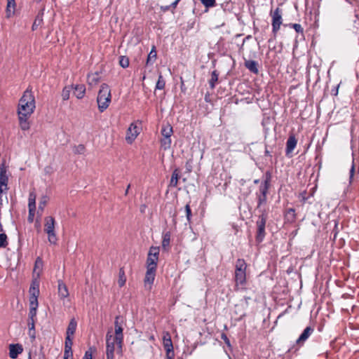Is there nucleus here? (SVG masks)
Here are the masks:
<instances>
[{
	"mask_svg": "<svg viewBox=\"0 0 359 359\" xmlns=\"http://www.w3.org/2000/svg\"><path fill=\"white\" fill-rule=\"evenodd\" d=\"M170 6H161V11H163V12H165V11H168L170 8Z\"/></svg>",
	"mask_w": 359,
	"mask_h": 359,
	"instance_id": "58",
	"label": "nucleus"
},
{
	"mask_svg": "<svg viewBox=\"0 0 359 359\" xmlns=\"http://www.w3.org/2000/svg\"><path fill=\"white\" fill-rule=\"evenodd\" d=\"M72 88V87L71 86H65L63 88V90L62 92V97L63 100H69Z\"/></svg>",
	"mask_w": 359,
	"mask_h": 359,
	"instance_id": "37",
	"label": "nucleus"
},
{
	"mask_svg": "<svg viewBox=\"0 0 359 359\" xmlns=\"http://www.w3.org/2000/svg\"><path fill=\"white\" fill-rule=\"evenodd\" d=\"M292 27L297 33H303L304 29L300 24H292Z\"/></svg>",
	"mask_w": 359,
	"mask_h": 359,
	"instance_id": "49",
	"label": "nucleus"
},
{
	"mask_svg": "<svg viewBox=\"0 0 359 359\" xmlns=\"http://www.w3.org/2000/svg\"><path fill=\"white\" fill-rule=\"evenodd\" d=\"M139 134L137 126L135 123H131L127 130L126 140L128 143L132 144Z\"/></svg>",
	"mask_w": 359,
	"mask_h": 359,
	"instance_id": "10",
	"label": "nucleus"
},
{
	"mask_svg": "<svg viewBox=\"0 0 359 359\" xmlns=\"http://www.w3.org/2000/svg\"><path fill=\"white\" fill-rule=\"evenodd\" d=\"M85 151V147L83 144H79L75 147L74 153L76 154H83Z\"/></svg>",
	"mask_w": 359,
	"mask_h": 359,
	"instance_id": "46",
	"label": "nucleus"
},
{
	"mask_svg": "<svg viewBox=\"0 0 359 359\" xmlns=\"http://www.w3.org/2000/svg\"><path fill=\"white\" fill-rule=\"evenodd\" d=\"M174 355H175V354H174L173 349L171 350V353L169 352V354H168V352H166V356H167L168 359H173Z\"/></svg>",
	"mask_w": 359,
	"mask_h": 359,
	"instance_id": "56",
	"label": "nucleus"
},
{
	"mask_svg": "<svg viewBox=\"0 0 359 359\" xmlns=\"http://www.w3.org/2000/svg\"><path fill=\"white\" fill-rule=\"evenodd\" d=\"M235 282L236 285H243L246 283L247 264L243 259H238L235 266Z\"/></svg>",
	"mask_w": 359,
	"mask_h": 359,
	"instance_id": "5",
	"label": "nucleus"
},
{
	"mask_svg": "<svg viewBox=\"0 0 359 359\" xmlns=\"http://www.w3.org/2000/svg\"><path fill=\"white\" fill-rule=\"evenodd\" d=\"M170 233L169 231L163 233V235L162 248L165 251L168 250L170 246Z\"/></svg>",
	"mask_w": 359,
	"mask_h": 359,
	"instance_id": "26",
	"label": "nucleus"
},
{
	"mask_svg": "<svg viewBox=\"0 0 359 359\" xmlns=\"http://www.w3.org/2000/svg\"><path fill=\"white\" fill-rule=\"evenodd\" d=\"M72 344L73 341L72 336L66 335L64 353H72Z\"/></svg>",
	"mask_w": 359,
	"mask_h": 359,
	"instance_id": "30",
	"label": "nucleus"
},
{
	"mask_svg": "<svg viewBox=\"0 0 359 359\" xmlns=\"http://www.w3.org/2000/svg\"><path fill=\"white\" fill-rule=\"evenodd\" d=\"M7 168L5 163L0 164V193H3L4 191L8 189V178L6 175Z\"/></svg>",
	"mask_w": 359,
	"mask_h": 359,
	"instance_id": "9",
	"label": "nucleus"
},
{
	"mask_svg": "<svg viewBox=\"0 0 359 359\" xmlns=\"http://www.w3.org/2000/svg\"><path fill=\"white\" fill-rule=\"evenodd\" d=\"M180 179V171L178 169H175L172 174L170 186L176 187L178 184V180Z\"/></svg>",
	"mask_w": 359,
	"mask_h": 359,
	"instance_id": "25",
	"label": "nucleus"
},
{
	"mask_svg": "<svg viewBox=\"0 0 359 359\" xmlns=\"http://www.w3.org/2000/svg\"><path fill=\"white\" fill-rule=\"evenodd\" d=\"M38 299H32L29 298V309H37L38 308Z\"/></svg>",
	"mask_w": 359,
	"mask_h": 359,
	"instance_id": "44",
	"label": "nucleus"
},
{
	"mask_svg": "<svg viewBox=\"0 0 359 359\" xmlns=\"http://www.w3.org/2000/svg\"><path fill=\"white\" fill-rule=\"evenodd\" d=\"M354 172H355V165H354V163L353 162L351 170H350V180H351L354 175Z\"/></svg>",
	"mask_w": 359,
	"mask_h": 359,
	"instance_id": "52",
	"label": "nucleus"
},
{
	"mask_svg": "<svg viewBox=\"0 0 359 359\" xmlns=\"http://www.w3.org/2000/svg\"><path fill=\"white\" fill-rule=\"evenodd\" d=\"M77 327V322L75 318H72L67 328L66 335L73 336L76 332Z\"/></svg>",
	"mask_w": 359,
	"mask_h": 359,
	"instance_id": "22",
	"label": "nucleus"
},
{
	"mask_svg": "<svg viewBox=\"0 0 359 359\" xmlns=\"http://www.w3.org/2000/svg\"><path fill=\"white\" fill-rule=\"evenodd\" d=\"M58 295L60 299L67 298L69 295L67 285L62 280H58Z\"/></svg>",
	"mask_w": 359,
	"mask_h": 359,
	"instance_id": "17",
	"label": "nucleus"
},
{
	"mask_svg": "<svg viewBox=\"0 0 359 359\" xmlns=\"http://www.w3.org/2000/svg\"><path fill=\"white\" fill-rule=\"evenodd\" d=\"M219 74L216 70H214L211 74V79L209 81V85L211 89L215 88L216 83L218 81Z\"/></svg>",
	"mask_w": 359,
	"mask_h": 359,
	"instance_id": "31",
	"label": "nucleus"
},
{
	"mask_svg": "<svg viewBox=\"0 0 359 359\" xmlns=\"http://www.w3.org/2000/svg\"><path fill=\"white\" fill-rule=\"evenodd\" d=\"M119 65L123 68H127L129 66V59L126 56H121L119 57Z\"/></svg>",
	"mask_w": 359,
	"mask_h": 359,
	"instance_id": "39",
	"label": "nucleus"
},
{
	"mask_svg": "<svg viewBox=\"0 0 359 359\" xmlns=\"http://www.w3.org/2000/svg\"><path fill=\"white\" fill-rule=\"evenodd\" d=\"M35 210H36V208H29V215H28L27 220L29 223H32L34 221Z\"/></svg>",
	"mask_w": 359,
	"mask_h": 359,
	"instance_id": "43",
	"label": "nucleus"
},
{
	"mask_svg": "<svg viewBox=\"0 0 359 359\" xmlns=\"http://www.w3.org/2000/svg\"><path fill=\"white\" fill-rule=\"evenodd\" d=\"M39 359H46L44 354H43V353H42V354H41V355H39Z\"/></svg>",
	"mask_w": 359,
	"mask_h": 359,
	"instance_id": "61",
	"label": "nucleus"
},
{
	"mask_svg": "<svg viewBox=\"0 0 359 359\" xmlns=\"http://www.w3.org/2000/svg\"><path fill=\"white\" fill-rule=\"evenodd\" d=\"M29 298L38 299L39 295V284L36 281H34L29 287Z\"/></svg>",
	"mask_w": 359,
	"mask_h": 359,
	"instance_id": "19",
	"label": "nucleus"
},
{
	"mask_svg": "<svg viewBox=\"0 0 359 359\" xmlns=\"http://www.w3.org/2000/svg\"><path fill=\"white\" fill-rule=\"evenodd\" d=\"M48 201V197L47 196H43L41 198L40 201L39 203V210H41V211H43L44 208L46 207Z\"/></svg>",
	"mask_w": 359,
	"mask_h": 359,
	"instance_id": "38",
	"label": "nucleus"
},
{
	"mask_svg": "<svg viewBox=\"0 0 359 359\" xmlns=\"http://www.w3.org/2000/svg\"><path fill=\"white\" fill-rule=\"evenodd\" d=\"M165 81L163 78V76L161 74H159L158 81L156 84V90H163L165 88Z\"/></svg>",
	"mask_w": 359,
	"mask_h": 359,
	"instance_id": "36",
	"label": "nucleus"
},
{
	"mask_svg": "<svg viewBox=\"0 0 359 359\" xmlns=\"http://www.w3.org/2000/svg\"><path fill=\"white\" fill-rule=\"evenodd\" d=\"M287 214L292 216V220L295 219V210L293 208H289L287 211Z\"/></svg>",
	"mask_w": 359,
	"mask_h": 359,
	"instance_id": "51",
	"label": "nucleus"
},
{
	"mask_svg": "<svg viewBox=\"0 0 359 359\" xmlns=\"http://www.w3.org/2000/svg\"><path fill=\"white\" fill-rule=\"evenodd\" d=\"M126 282V276L123 268H121L118 271V284L119 287H123Z\"/></svg>",
	"mask_w": 359,
	"mask_h": 359,
	"instance_id": "32",
	"label": "nucleus"
},
{
	"mask_svg": "<svg viewBox=\"0 0 359 359\" xmlns=\"http://www.w3.org/2000/svg\"><path fill=\"white\" fill-rule=\"evenodd\" d=\"M245 67L253 74H257L259 73L258 62L255 60H246Z\"/></svg>",
	"mask_w": 359,
	"mask_h": 359,
	"instance_id": "18",
	"label": "nucleus"
},
{
	"mask_svg": "<svg viewBox=\"0 0 359 359\" xmlns=\"http://www.w3.org/2000/svg\"><path fill=\"white\" fill-rule=\"evenodd\" d=\"M221 338H222V339L224 340V343L228 346H231L230 341H229V338L227 337V336L225 334L222 333V335H221Z\"/></svg>",
	"mask_w": 359,
	"mask_h": 359,
	"instance_id": "50",
	"label": "nucleus"
},
{
	"mask_svg": "<svg viewBox=\"0 0 359 359\" xmlns=\"http://www.w3.org/2000/svg\"><path fill=\"white\" fill-rule=\"evenodd\" d=\"M266 201V196L259 195L258 197V205L257 208H259L262 204Z\"/></svg>",
	"mask_w": 359,
	"mask_h": 359,
	"instance_id": "47",
	"label": "nucleus"
},
{
	"mask_svg": "<svg viewBox=\"0 0 359 359\" xmlns=\"http://www.w3.org/2000/svg\"><path fill=\"white\" fill-rule=\"evenodd\" d=\"M123 343H119L118 340H116L113 337V334L108 332L106 335V357L107 359H114V353L122 352Z\"/></svg>",
	"mask_w": 359,
	"mask_h": 359,
	"instance_id": "3",
	"label": "nucleus"
},
{
	"mask_svg": "<svg viewBox=\"0 0 359 359\" xmlns=\"http://www.w3.org/2000/svg\"><path fill=\"white\" fill-rule=\"evenodd\" d=\"M264 153L266 156H271V152L267 149H265Z\"/></svg>",
	"mask_w": 359,
	"mask_h": 359,
	"instance_id": "59",
	"label": "nucleus"
},
{
	"mask_svg": "<svg viewBox=\"0 0 359 359\" xmlns=\"http://www.w3.org/2000/svg\"><path fill=\"white\" fill-rule=\"evenodd\" d=\"M64 359H73V353H64Z\"/></svg>",
	"mask_w": 359,
	"mask_h": 359,
	"instance_id": "53",
	"label": "nucleus"
},
{
	"mask_svg": "<svg viewBox=\"0 0 359 359\" xmlns=\"http://www.w3.org/2000/svg\"><path fill=\"white\" fill-rule=\"evenodd\" d=\"M271 180V174L267 171L264 175V180L259 187L260 195L266 196L269 189L270 187V182Z\"/></svg>",
	"mask_w": 359,
	"mask_h": 359,
	"instance_id": "12",
	"label": "nucleus"
},
{
	"mask_svg": "<svg viewBox=\"0 0 359 359\" xmlns=\"http://www.w3.org/2000/svg\"><path fill=\"white\" fill-rule=\"evenodd\" d=\"M36 194L35 192L30 191L29 194V198H28V208H36Z\"/></svg>",
	"mask_w": 359,
	"mask_h": 359,
	"instance_id": "33",
	"label": "nucleus"
},
{
	"mask_svg": "<svg viewBox=\"0 0 359 359\" xmlns=\"http://www.w3.org/2000/svg\"><path fill=\"white\" fill-rule=\"evenodd\" d=\"M23 351L22 346L19 344L9 345V356L12 359H15Z\"/></svg>",
	"mask_w": 359,
	"mask_h": 359,
	"instance_id": "16",
	"label": "nucleus"
},
{
	"mask_svg": "<svg viewBox=\"0 0 359 359\" xmlns=\"http://www.w3.org/2000/svg\"><path fill=\"white\" fill-rule=\"evenodd\" d=\"M250 38H251L250 35L247 36L246 38L244 39L243 42H245V40L249 39Z\"/></svg>",
	"mask_w": 359,
	"mask_h": 359,
	"instance_id": "63",
	"label": "nucleus"
},
{
	"mask_svg": "<svg viewBox=\"0 0 359 359\" xmlns=\"http://www.w3.org/2000/svg\"><path fill=\"white\" fill-rule=\"evenodd\" d=\"M36 310L37 309H29V320H34V318L36 316Z\"/></svg>",
	"mask_w": 359,
	"mask_h": 359,
	"instance_id": "48",
	"label": "nucleus"
},
{
	"mask_svg": "<svg viewBox=\"0 0 359 359\" xmlns=\"http://www.w3.org/2000/svg\"><path fill=\"white\" fill-rule=\"evenodd\" d=\"M201 3L206 7H213L215 5V0H201Z\"/></svg>",
	"mask_w": 359,
	"mask_h": 359,
	"instance_id": "45",
	"label": "nucleus"
},
{
	"mask_svg": "<svg viewBox=\"0 0 359 359\" xmlns=\"http://www.w3.org/2000/svg\"><path fill=\"white\" fill-rule=\"evenodd\" d=\"M120 317L116 316L114 321V328L117 327L121 326V324L119 323Z\"/></svg>",
	"mask_w": 359,
	"mask_h": 359,
	"instance_id": "54",
	"label": "nucleus"
},
{
	"mask_svg": "<svg viewBox=\"0 0 359 359\" xmlns=\"http://www.w3.org/2000/svg\"><path fill=\"white\" fill-rule=\"evenodd\" d=\"M156 269L147 268V272L144 277L145 287L149 285V289H151V285L154 283L156 276Z\"/></svg>",
	"mask_w": 359,
	"mask_h": 359,
	"instance_id": "14",
	"label": "nucleus"
},
{
	"mask_svg": "<svg viewBox=\"0 0 359 359\" xmlns=\"http://www.w3.org/2000/svg\"><path fill=\"white\" fill-rule=\"evenodd\" d=\"M161 133L163 137H170L173 133L172 127L170 124H167L163 126Z\"/></svg>",
	"mask_w": 359,
	"mask_h": 359,
	"instance_id": "28",
	"label": "nucleus"
},
{
	"mask_svg": "<svg viewBox=\"0 0 359 359\" xmlns=\"http://www.w3.org/2000/svg\"><path fill=\"white\" fill-rule=\"evenodd\" d=\"M7 236L5 233H0V248H5L7 243Z\"/></svg>",
	"mask_w": 359,
	"mask_h": 359,
	"instance_id": "42",
	"label": "nucleus"
},
{
	"mask_svg": "<svg viewBox=\"0 0 359 359\" xmlns=\"http://www.w3.org/2000/svg\"><path fill=\"white\" fill-rule=\"evenodd\" d=\"M156 58H157V53H156V46H153L150 53H149V55L147 56V61H146V65L147 66L152 65L156 60Z\"/></svg>",
	"mask_w": 359,
	"mask_h": 359,
	"instance_id": "21",
	"label": "nucleus"
},
{
	"mask_svg": "<svg viewBox=\"0 0 359 359\" xmlns=\"http://www.w3.org/2000/svg\"><path fill=\"white\" fill-rule=\"evenodd\" d=\"M297 144V140L294 135H290L286 142L285 155L291 157V154L294 151Z\"/></svg>",
	"mask_w": 359,
	"mask_h": 359,
	"instance_id": "11",
	"label": "nucleus"
},
{
	"mask_svg": "<svg viewBox=\"0 0 359 359\" xmlns=\"http://www.w3.org/2000/svg\"><path fill=\"white\" fill-rule=\"evenodd\" d=\"M115 335H113V337L116 340H118L119 343H123V327L122 325L120 327H117L114 328Z\"/></svg>",
	"mask_w": 359,
	"mask_h": 359,
	"instance_id": "29",
	"label": "nucleus"
},
{
	"mask_svg": "<svg viewBox=\"0 0 359 359\" xmlns=\"http://www.w3.org/2000/svg\"><path fill=\"white\" fill-rule=\"evenodd\" d=\"M74 88V95L78 98L81 99L84 97L86 93V87L83 84L72 86Z\"/></svg>",
	"mask_w": 359,
	"mask_h": 359,
	"instance_id": "20",
	"label": "nucleus"
},
{
	"mask_svg": "<svg viewBox=\"0 0 359 359\" xmlns=\"http://www.w3.org/2000/svg\"><path fill=\"white\" fill-rule=\"evenodd\" d=\"M83 359H92V353L90 351H86Z\"/></svg>",
	"mask_w": 359,
	"mask_h": 359,
	"instance_id": "55",
	"label": "nucleus"
},
{
	"mask_svg": "<svg viewBox=\"0 0 359 359\" xmlns=\"http://www.w3.org/2000/svg\"><path fill=\"white\" fill-rule=\"evenodd\" d=\"M15 0H7L6 15L10 18L15 13Z\"/></svg>",
	"mask_w": 359,
	"mask_h": 359,
	"instance_id": "24",
	"label": "nucleus"
},
{
	"mask_svg": "<svg viewBox=\"0 0 359 359\" xmlns=\"http://www.w3.org/2000/svg\"><path fill=\"white\" fill-rule=\"evenodd\" d=\"M35 107V100L32 90L27 89L19 100L18 112L32 114Z\"/></svg>",
	"mask_w": 359,
	"mask_h": 359,
	"instance_id": "1",
	"label": "nucleus"
},
{
	"mask_svg": "<svg viewBox=\"0 0 359 359\" xmlns=\"http://www.w3.org/2000/svg\"><path fill=\"white\" fill-rule=\"evenodd\" d=\"M130 187V184H128L127 187V189L125 191V195H127L128 194V190H129Z\"/></svg>",
	"mask_w": 359,
	"mask_h": 359,
	"instance_id": "60",
	"label": "nucleus"
},
{
	"mask_svg": "<svg viewBox=\"0 0 359 359\" xmlns=\"http://www.w3.org/2000/svg\"><path fill=\"white\" fill-rule=\"evenodd\" d=\"M180 1V0H175L170 4V7H172V8H175Z\"/></svg>",
	"mask_w": 359,
	"mask_h": 359,
	"instance_id": "57",
	"label": "nucleus"
},
{
	"mask_svg": "<svg viewBox=\"0 0 359 359\" xmlns=\"http://www.w3.org/2000/svg\"><path fill=\"white\" fill-rule=\"evenodd\" d=\"M43 10H41L40 13L36 15L34 23L32 25V30H35L37 29L39 26H40L43 22Z\"/></svg>",
	"mask_w": 359,
	"mask_h": 359,
	"instance_id": "27",
	"label": "nucleus"
},
{
	"mask_svg": "<svg viewBox=\"0 0 359 359\" xmlns=\"http://www.w3.org/2000/svg\"><path fill=\"white\" fill-rule=\"evenodd\" d=\"M281 13V10L279 8H277L272 14V33L273 35V39H276L277 33L282 25Z\"/></svg>",
	"mask_w": 359,
	"mask_h": 359,
	"instance_id": "8",
	"label": "nucleus"
},
{
	"mask_svg": "<svg viewBox=\"0 0 359 359\" xmlns=\"http://www.w3.org/2000/svg\"><path fill=\"white\" fill-rule=\"evenodd\" d=\"M99 81V75L97 73L88 75V82L90 85L96 84Z\"/></svg>",
	"mask_w": 359,
	"mask_h": 359,
	"instance_id": "35",
	"label": "nucleus"
},
{
	"mask_svg": "<svg viewBox=\"0 0 359 359\" xmlns=\"http://www.w3.org/2000/svg\"><path fill=\"white\" fill-rule=\"evenodd\" d=\"M43 230L48 236L50 243L55 245L57 242V237L55 232V220L52 216H47L44 218Z\"/></svg>",
	"mask_w": 359,
	"mask_h": 359,
	"instance_id": "4",
	"label": "nucleus"
},
{
	"mask_svg": "<svg viewBox=\"0 0 359 359\" xmlns=\"http://www.w3.org/2000/svg\"><path fill=\"white\" fill-rule=\"evenodd\" d=\"M314 329L310 326L306 327L299 337L297 339L296 343L299 345L303 344L313 332Z\"/></svg>",
	"mask_w": 359,
	"mask_h": 359,
	"instance_id": "15",
	"label": "nucleus"
},
{
	"mask_svg": "<svg viewBox=\"0 0 359 359\" xmlns=\"http://www.w3.org/2000/svg\"><path fill=\"white\" fill-rule=\"evenodd\" d=\"M1 194L2 193H0V205H2V196H1Z\"/></svg>",
	"mask_w": 359,
	"mask_h": 359,
	"instance_id": "62",
	"label": "nucleus"
},
{
	"mask_svg": "<svg viewBox=\"0 0 359 359\" xmlns=\"http://www.w3.org/2000/svg\"><path fill=\"white\" fill-rule=\"evenodd\" d=\"M266 220L267 213L266 212V211H263L262 215L259 216L258 220L256 222L257 228L256 241L258 243L262 242L265 237V226Z\"/></svg>",
	"mask_w": 359,
	"mask_h": 359,
	"instance_id": "6",
	"label": "nucleus"
},
{
	"mask_svg": "<svg viewBox=\"0 0 359 359\" xmlns=\"http://www.w3.org/2000/svg\"><path fill=\"white\" fill-rule=\"evenodd\" d=\"M171 142L172 141L170 137H163V138L161 140V147L164 150H167L170 147Z\"/></svg>",
	"mask_w": 359,
	"mask_h": 359,
	"instance_id": "34",
	"label": "nucleus"
},
{
	"mask_svg": "<svg viewBox=\"0 0 359 359\" xmlns=\"http://www.w3.org/2000/svg\"><path fill=\"white\" fill-rule=\"evenodd\" d=\"M28 327H29V335L34 339V320H29L28 321Z\"/></svg>",
	"mask_w": 359,
	"mask_h": 359,
	"instance_id": "40",
	"label": "nucleus"
},
{
	"mask_svg": "<svg viewBox=\"0 0 359 359\" xmlns=\"http://www.w3.org/2000/svg\"><path fill=\"white\" fill-rule=\"evenodd\" d=\"M163 346H164L166 352H168V353H169V351H170V353H171V350L173 349V346H172V342L171 338L168 333H167L166 336L163 337Z\"/></svg>",
	"mask_w": 359,
	"mask_h": 359,
	"instance_id": "23",
	"label": "nucleus"
},
{
	"mask_svg": "<svg viewBox=\"0 0 359 359\" xmlns=\"http://www.w3.org/2000/svg\"><path fill=\"white\" fill-rule=\"evenodd\" d=\"M184 210H185L187 219L188 222L190 223L192 215H191V210L189 204H187L185 205Z\"/></svg>",
	"mask_w": 359,
	"mask_h": 359,
	"instance_id": "41",
	"label": "nucleus"
},
{
	"mask_svg": "<svg viewBox=\"0 0 359 359\" xmlns=\"http://www.w3.org/2000/svg\"><path fill=\"white\" fill-rule=\"evenodd\" d=\"M259 180H255L254 181V183H255V184H257V183H259Z\"/></svg>",
	"mask_w": 359,
	"mask_h": 359,
	"instance_id": "64",
	"label": "nucleus"
},
{
	"mask_svg": "<svg viewBox=\"0 0 359 359\" xmlns=\"http://www.w3.org/2000/svg\"><path fill=\"white\" fill-rule=\"evenodd\" d=\"M111 95L109 86L106 83H102L100 86L97 97L98 109L100 112H103L107 109L111 102Z\"/></svg>",
	"mask_w": 359,
	"mask_h": 359,
	"instance_id": "2",
	"label": "nucleus"
},
{
	"mask_svg": "<svg viewBox=\"0 0 359 359\" xmlns=\"http://www.w3.org/2000/svg\"><path fill=\"white\" fill-rule=\"evenodd\" d=\"M159 248L151 247L147 259V268L157 269Z\"/></svg>",
	"mask_w": 359,
	"mask_h": 359,
	"instance_id": "7",
	"label": "nucleus"
},
{
	"mask_svg": "<svg viewBox=\"0 0 359 359\" xmlns=\"http://www.w3.org/2000/svg\"><path fill=\"white\" fill-rule=\"evenodd\" d=\"M19 125L22 130H27L30 128L28 119L32 114H27L26 113L18 112Z\"/></svg>",
	"mask_w": 359,
	"mask_h": 359,
	"instance_id": "13",
	"label": "nucleus"
}]
</instances>
